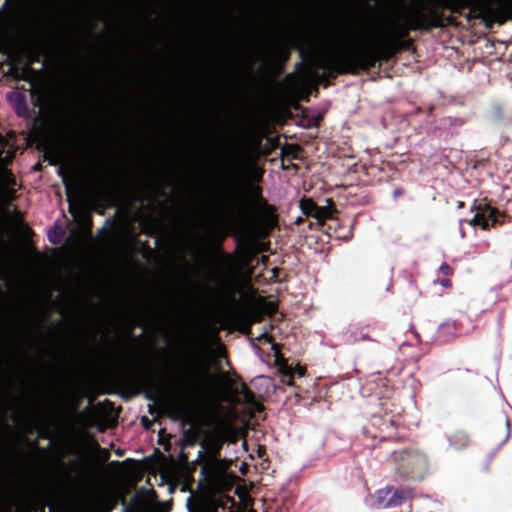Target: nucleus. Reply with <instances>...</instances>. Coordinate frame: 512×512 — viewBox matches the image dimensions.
<instances>
[{
    "label": "nucleus",
    "mask_w": 512,
    "mask_h": 512,
    "mask_svg": "<svg viewBox=\"0 0 512 512\" xmlns=\"http://www.w3.org/2000/svg\"><path fill=\"white\" fill-rule=\"evenodd\" d=\"M420 14V10L413 4L400 6L387 27L377 35L371 45L375 49L387 47L395 38L403 36L408 29L416 27Z\"/></svg>",
    "instance_id": "obj_1"
},
{
    "label": "nucleus",
    "mask_w": 512,
    "mask_h": 512,
    "mask_svg": "<svg viewBox=\"0 0 512 512\" xmlns=\"http://www.w3.org/2000/svg\"><path fill=\"white\" fill-rule=\"evenodd\" d=\"M211 423L213 427L204 433L201 445L209 456L206 468L218 469L221 463L216 459V455L225 441L234 439L235 431L231 423L222 416L214 415Z\"/></svg>",
    "instance_id": "obj_2"
},
{
    "label": "nucleus",
    "mask_w": 512,
    "mask_h": 512,
    "mask_svg": "<svg viewBox=\"0 0 512 512\" xmlns=\"http://www.w3.org/2000/svg\"><path fill=\"white\" fill-rule=\"evenodd\" d=\"M49 6V0H14L13 13L15 18L23 26L38 23Z\"/></svg>",
    "instance_id": "obj_3"
},
{
    "label": "nucleus",
    "mask_w": 512,
    "mask_h": 512,
    "mask_svg": "<svg viewBox=\"0 0 512 512\" xmlns=\"http://www.w3.org/2000/svg\"><path fill=\"white\" fill-rule=\"evenodd\" d=\"M498 223L497 211L490 206H478L472 219L471 226L479 225L482 229H488Z\"/></svg>",
    "instance_id": "obj_4"
},
{
    "label": "nucleus",
    "mask_w": 512,
    "mask_h": 512,
    "mask_svg": "<svg viewBox=\"0 0 512 512\" xmlns=\"http://www.w3.org/2000/svg\"><path fill=\"white\" fill-rule=\"evenodd\" d=\"M300 207L305 215L312 216L318 221H324L332 215V211L329 205L319 207L310 199L302 200Z\"/></svg>",
    "instance_id": "obj_5"
},
{
    "label": "nucleus",
    "mask_w": 512,
    "mask_h": 512,
    "mask_svg": "<svg viewBox=\"0 0 512 512\" xmlns=\"http://www.w3.org/2000/svg\"><path fill=\"white\" fill-rule=\"evenodd\" d=\"M399 502V497L396 491L389 488L379 490L377 493V504L382 508H387L396 505Z\"/></svg>",
    "instance_id": "obj_6"
},
{
    "label": "nucleus",
    "mask_w": 512,
    "mask_h": 512,
    "mask_svg": "<svg viewBox=\"0 0 512 512\" xmlns=\"http://www.w3.org/2000/svg\"><path fill=\"white\" fill-rule=\"evenodd\" d=\"M486 13L489 15V17L492 20H494V21H496L498 23H502L506 19L504 13L501 12V11H487Z\"/></svg>",
    "instance_id": "obj_7"
},
{
    "label": "nucleus",
    "mask_w": 512,
    "mask_h": 512,
    "mask_svg": "<svg viewBox=\"0 0 512 512\" xmlns=\"http://www.w3.org/2000/svg\"><path fill=\"white\" fill-rule=\"evenodd\" d=\"M60 172L62 174V180H63V183H64V185L66 187L67 194L69 196L70 195L71 186H72L71 180L68 178L67 175L64 174L63 168H60Z\"/></svg>",
    "instance_id": "obj_8"
},
{
    "label": "nucleus",
    "mask_w": 512,
    "mask_h": 512,
    "mask_svg": "<svg viewBox=\"0 0 512 512\" xmlns=\"http://www.w3.org/2000/svg\"><path fill=\"white\" fill-rule=\"evenodd\" d=\"M217 381L224 385H230V378H229L228 373H226V372H220L217 375Z\"/></svg>",
    "instance_id": "obj_9"
},
{
    "label": "nucleus",
    "mask_w": 512,
    "mask_h": 512,
    "mask_svg": "<svg viewBox=\"0 0 512 512\" xmlns=\"http://www.w3.org/2000/svg\"><path fill=\"white\" fill-rule=\"evenodd\" d=\"M75 512H96L95 508L88 503L80 505Z\"/></svg>",
    "instance_id": "obj_10"
},
{
    "label": "nucleus",
    "mask_w": 512,
    "mask_h": 512,
    "mask_svg": "<svg viewBox=\"0 0 512 512\" xmlns=\"http://www.w3.org/2000/svg\"><path fill=\"white\" fill-rule=\"evenodd\" d=\"M204 374L209 378L210 381H216V377L213 375H210L207 371V369L204 370Z\"/></svg>",
    "instance_id": "obj_11"
},
{
    "label": "nucleus",
    "mask_w": 512,
    "mask_h": 512,
    "mask_svg": "<svg viewBox=\"0 0 512 512\" xmlns=\"http://www.w3.org/2000/svg\"><path fill=\"white\" fill-rule=\"evenodd\" d=\"M457 207H458V208L463 207V203H462V202H458V203H457Z\"/></svg>",
    "instance_id": "obj_12"
},
{
    "label": "nucleus",
    "mask_w": 512,
    "mask_h": 512,
    "mask_svg": "<svg viewBox=\"0 0 512 512\" xmlns=\"http://www.w3.org/2000/svg\"><path fill=\"white\" fill-rule=\"evenodd\" d=\"M460 236L463 238L464 237V231L462 229H460Z\"/></svg>",
    "instance_id": "obj_13"
}]
</instances>
